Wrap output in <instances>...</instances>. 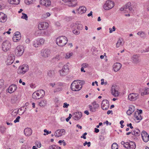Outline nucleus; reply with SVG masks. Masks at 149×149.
<instances>
[{
    "instance_id": "obj_8",
    "label": "nucleus",
    "mask_w": 149,
    "mask_h": 149,
    "mask_svg": "<svg viewBox=\"0 0 149 149\" xmlns=\"http://www.w3.org/2000/svg\"><path fill=\"white\" fill-rule=\"evenodd\" d=\"M139 98V95L138 93H132L128 95V98L131 101H134Z\"/></svg>"
},
{
    "instance_id": "obj_13",
    "label": "nucleus",
    "mask_w": 149,
    "mask_h": 149,
    "mask_svg": "<svg viewBox=\"0 0 149 149\" xmlns=\"http://www.w3.org/2000/svg\"><path fill=\"white\" fill-rule=\"evenodd\" d=\"M48 23L47 22H41L38 25V28L40 30L45 29L48 28Z\"/></svg>"
},
{
    "instance_id": "obj_18",
    "label": "nucleus",
    "mask_w": 149,
    "mask_h": 149,
    "mask_svg": "<svg viewBox=\"0 0 149 149\" xmlns=\"http://www.w3.org/2000/svg\"><path fill=\"white\" fill-rule=\"evenodd\" d=\"M7 15L3 13H0V22H5L7 20Z\"/></svg>"
},
{
    "instance_id": "obj_43",
    "label": "nucleus",
    "mask_w": 149,
    "mask_h": 149,
    "mask_svg": "<svg viewBox=\"0 0 149 149\" xmlns=\"http://www.w3.org/2000/svg\"><path fill=\"white\" fill-rule=\"evenodd\" d=\"M35 145L38 148H40L41 147V143L38 141H36L35 142Z\"/></svg>"
},
{
    "instance_id": "obj_24",
    "label": "nucleus",
    "mask_w": 149,
    "mask_h": 149,
    "mask_svg": "<svg viewBox=\"0 0 149 149\" xmlns=\"http://www.w3.org/2000/svg\"><path fill=\"white\" fill-rule=\"evenodd\" d=\"M78 11V13L79 14H83L85 13L86 11V8L84 6H81L77 10Z\"/></svg>"
},
{
    "instance_id": "obj_33",
    "label": "nucleus",
    "mask_w": 149,
    "mask_h": 149,
    "mask_svg": "<svg viewBox=\"0 0 149 149\" xmlns=\"http://www.w3.org/2000/svg\"><path fill=\"white\" fill-rule=\"evenodd\" d=\"M47 75L50 77H53L55 75L54 71L53 70L49 71L47 72Z\"/></svg>"
},
{
    "instance_id": "obj_25",
    "label": "nucleus",
    "mask_w": 149,
    "mask_h": 149,
    "mask_svg": "<svg viewBox=\"0 0 149 149\" xmlns=\"http://www.w3.org/2000/svg\"><path fill=\"white\" fill-rule=\"evenodd\" d=\"M133 62L134 63L136 64L140 61L138 56L137 55H133L132 57Z\"/></svg>"
},
{
    "instance_id": "obj_54",
    "label": "nucleus",
    "mask_w": 149,
    "mask_h": 149,
    "mask_svg": "<svg viewBox=\"0 0 149 149\" xmlns=\"http://www.w3.org/2000/svg\"><path fill=\"white\" fill-rule=\"evenodd\" d=\"M87 134V133L86 132L84 133L82 136L81 137V138H83L84 139H86V137L85 136Z\"/></svg>"
},
{
    "instance_id": "obj_17",
    "label": "nucleus",
    "mask_w": 149,
    "mask_h": 149,
    "mask_svg": "<svg viewBox=\"0 0 149 149\" xmlns=\"http://www.w3.org/2000/svg\"><path fill=\"white\" fill-rule=\"evenodd\" d=\"M40 3L41 4L47 7H49L51 4V2L49 0H40Z\"/></svg>"
},
{
    "instance_id": "obj_37",
    "label": "nucleus",
    "mask_w": 149,
    "mask_h": 149,
    "mask_svg": "<svg viewBox=\"0 0 149 149\" xmlns=\"http://www.w3.org/2000/svg\"><path fill=\"white\" fill-rule=\"evenodd\" d=\"M40 93V95H41V98L44 96L45 94V92L43 90H40L38 91Z\"/></svg>"
},
{
    "instance_id": "obj_38",
    "label": "nucleus",
    "mask_w": 149,
    "mask_h": 149,
    "mask_svg": "<svg viewBox=\"0 0 149 149\" xmlns=\"http://www.w3.org/2000/svg\"><path fill=\"white\" fill-rule=\"evenodd\" d=\"M63 135V134H62V133H61L60 132H56H56L55 133L54 135L56 137H59V136H61Z\"/></svg>"
},
{
    "instance_id": "obj_12",
    "label": "nucleus",
    "mask_w": 149,
    "mask_h": 149,
    "mask_svg": "<svg viewBox=\"0 0 149 149\" xmlns=\"http://www.w3.org/2000/svg\"><path fill=\"white\" fill-rule=\"evenodd\" d=\"M45 40L43 38H41L39 40H36L34 41L33 44V46L36 47H38V46L43 44Z\"/></svg>"
},
{
    "instance_id": "obj_30",
    "label": "nucleus",
    "mask_w": 149,
    "mask_h": 149,
    "mask_svg": "<svg viewBox=\"0 0 149 149\" xmlns=\"http://www.w3.org/2000/svg\"><path fill=\"white\" fill-rule=\"evenodd\" d=\"M8 2L10 4H18L20 2V0H8Z\"/></svg>"
},
{
    "instance_id": "obj_49",
    "label": "nucleus",
    "mask_w": 149,
    "mask_h": 149,
    "mask_svg": "<svg viewBox=\"0 0 149 149\" xmlns=\"http://www.w3.org/2000/svg\"><path fill=\"white\" fill-rule=\"evenodd\" d=\"M72 32L74 34L76 35H78L80 33L79 31L76 30H73L72 31Z\"/></svg>"
},
{
    "instance_id": "obj_34",
    "label": "nucleus",
    "mask_w": 149,
    "mask_h": 149,
    "mask_svg": "<svg viewBox=\"0 0 149 149\" xmlns=\"http://www.w3.org/2000/svg\"><path fill=\"white\" fill-rule=\"evenodd\" d=\"M47 103V101L45 100H42L39 103V105L40 106H45Z\"/></svg>"
},
{
    "instance_id": "obj_21",
    "label": "nucleus",
    "mask_w": 149,
    "mask_h": 149,
    "mask_svg": "<svg viewBox=\"0 0 149 149\" xmlns=\"http://www.w3.org/2000/svg\"><path fill=\"white\" fill-rule=\"evenodd\" d=\"M89 108L90 110L92 112H95L96 111V109H97L99 107V104H97L93 106L91 105H89Z\"/></svg>"
},
{
    "instance_id": "obj_6",
    "label": "nucleus",
    "mask_w": 149,
    "mask_h": 149,
    "mask_svg": "<svg viewBox=\"0 0 149 149\" xmlns=\"http://www.w3.org/2000/svg\"><path fill=\"white\" fill-rule=\"evenodd\" d=\"M74 81L72 83L70 88L73 91H78L80 90L82 88V86H80L79 84H76Z\"/></svg>"
},
{
    "instance_id": "obj_46",
    "label": "nucleus",
    "mask_w": 149,
    "mask_h": 149,
    "mask_svg": "<svg viewBox=\"0 0 149 149\" xmlns=\"http://www.w3.org/2000/svg\"><path fill=\"white\" fill-rule=\"evenodd\" d=\"M135 118L137 120H141L142 119L141 116L140 114H139V115H138L137 116H136V117Z\"/></svg>"
},
{
    "instance_id": "obj_19",
    "label": "nucleus",
    "mask_w": 149,
    "mask_h": 149,
    "mask_svg": "<svg viewBox=\"0 0 149 149\" xmlns=\"http://www.w3.org/2000/svg\"><path fill=\"white\" fill-rule=\"evenodd\" d=\"M17 86L15 84H13L10 85L8 88V90H10V93H12L14 92L17 89Z\"/></svg>"
},
{
    "instance_id": "obj_4",
    "label": "nucleus",
    "mask_w": 149,
    "mask_h": 149,
    "mask_svg": "<svg viewBox=\"0 0 149 149\" xmlns=\"http://www.w3.org/2000/svg\"><path fill=\"white\" fill-rule=\"evenodd\" d=\"M29 70L28 65H23L22 66H20L17 72L19 74H24Z\"/></svg>"
},
{
    "instance_id": "obj_60",
    "label": "nucleus",
    "mask_w": 149,
    "mask_h": 149,
    "mask_svg": "<svg viewBox=\"0 0 149 149\" xmlns=\"http://www.w3.org/2000/svg\"><path fill=\"white\" fill-rule=\"evenodd\" d=\"M99 139L101 141H103L104 139V137L102 135L100 136H99Z\"/></svg>"
},
{
    "instance_id": "obj_61",
    "label": "nucleus",
    "mask_w": 149,
    "mask_h": 149,
    "mask_svg": "<svg viewBox=\"0 0 149 149\" xmlns=\"http://www.w3.org/2000/svg\"><path fill=\"white\" fill-rule=\"evenodd\" d=\"M63 83L61 82H58L57 83V85L58 86H63Z\"/></svg>"
},
{
    "instance_id": "obj_47",
    "label": "nucleus",
    "mask_w": 149,
    "mask_h": 149,
    "mask_svg": "<svg viewBox=\"0 0 149 149\" xmlns=\"http://www.w3.org/2000/svg\"><path fill=\"white\" fill-rule=\"evenodd\" d=\"M77 28L78 30H81L83 29V26L82 24H80L77 26Z\"/></svg>"
},
{
    "instance_id": "obj_27",
    "label": "nucleus",
    "mask_w": 149,
    "mask_h": 149,
    "mask_svg": "<svg viewBox=\"0 0 149 149\" xmlns=\"http://www.w3.org/2000/svg\"><path fill=\"white\" fill-rule=\"evenodd\" d=\"M40 95L39 93L34 92L32 95V97L33 99H38L41 98V97H39Z\"/></svg>"
},
{
    "instance_id": "obj_3",
    "label": "nucleus",
    "mask_w": 149,
    "mask_h": 149,
    "mask_svg": "<svg viewBox=\"0 0 149 149\" xmlns=\"http://www.w3.org/2000/svg\"><path fill=\"white\" fill-rule=\"evenodd\" d=\"M24 52V49L22 46H17L15 50V55L17 56H20L23 54Z\"/></svg>"
},
{
    "instance_id": "obj_26",
    "label": "nucleus",
    "mask_w": 149,
    "mask_h": 149,
    "mask_svg": "<svg viewBox=\"0 0 149 149\" xmlns=\"http://www.w3.org/2000/svg\"><path fill=\"white\" fill-rule=\"evenodd\" d=\"M132 135L136 136H139L140 134V130L138 129H136L134 130H132Z\"/></svg>"
},
{
    "instance_id": "obj_14",
    "label": "nucleus",
    "mask_w": 149,
    "mask_h": 149,
    "mask_svg": "<svg viewBox=\"0 0 149 149\" xmlns=\"http://www.w3.org/2000/svg\"><path fill=\"white\" fill-rule=\"evenodd\" d=\"M50 53V50L49 49L42 50L41 51V55L43 57H47L49 55Z\"/></svg>"
},
{
    "instance_id": "obj_7",
    "label": "nucleus",
    "mask_w": 149,
    "mask_h": 149,
    "mask_svg": "<svg viewBox=\"0 0 149 149\" xmlns=\"http://www.w3.org/2000/svg\"><path fill=\"white\" fill-rule=\"evenodd\" d=\"M60 75L61 76H65L69 72L68 66L67 65L63 66L62 69L59 71Z\"/></svg>"
},
{
    "instance_id": "obj_53",
    "label": "nucleus",
    "mask_w": 149,
    "mask_h": 149,
    "mask_svg": "<svg viewBox=\"0 0 149 149\" xmlns=\"http://www.w3.org/2000/svg\"><path fill=\"white\" fill-rule=\"evenodd\" d=\"M128 144H129V143H128V142L125 143V144L124 145V147L125 148H127V149H128L129 146V145Z\"/></svg>"
},
{
    "instance_id": "obj_32",
    "label": "nucleus",
    "mask_w": 149,
    "mask_h": 149,
    "mask_svg": "<svg viewBox=\"0 0 149 149\" xmlns=\"http://www.w3.org/2000/svg\"><path fill=\"white\" fill-rule=\"evenodd\" d=\"M74 82H77V84H79L80 86H82L85 83V81L84 80L81 81L79 80H74Z\"/></svg>"
},
{
    "instance_id": "obj_1",
    "label": "nucleus",
    "mask_w": 149,
    "mask_h": 149,
    "mask_svg": "<svg viewBox=\"0 0 149 149\" xmlns=\"http://www.w3.org/2000/svg\"><path fill=\"white\" fill-rule=\"evenodd\" d=\"M68 41V39L66 37L62 36L57 38L56 40V43L59 46L63 47L66 44Z\"/></svg>"
},
{
    "instance_id": "obj_23",
    "label": "nucleus",
    "mask_w": 149,
    "mask_h": 149,
    "mask_svg": "<svg viewBox=\"0 0 149 149\" xmlns=\"http://www.w3.org/2000/svg\"><path fill=\"white\" fill-rule=\"evenodd\" d=\"M134 107L133 106H131L129 107V109L126 112L127 114L129 116L134 111Z\"/></svg>"
},
{
    "instance_id": "obj_55",
    "label": "nucleus",
    "mask_w": 149,
    "mask_h": 149,
    "mask_svg": "<svg viewBox=\"0 0 149 149\" xmlns=\"http://www.w3.org/2000/svg\"><path fill=\"white\" fill-rule=\"evenodd\" d=\"M56 59L57 60H59L60 59V56L57 55L56 56L53 58V59Z\"/></svg>"
},
{
    "instance_id": "obj_16",
    "label": "nucleus",
    "mask_w": 149,
    "mask_h": 149,
    "mask_svg": "<svg viewBox=\"0 0 149 149\" xmlns=\"http://www.w3.org/2000/svg\"><path fill=\"white\" fill-rule=\"evenodd\" d=\"M111 94L114 97H116L118 95L119 93L118 91L116 89L115 86H112L111 89Z\"/></svg>"
},
{
    "instance_id": "obj_63",
    "label": "nucleus",
    "mask_w": 149,
    "mask_h": 149,
    "mask_svg": "<svg viewBox=\"0 0 149 149\" xmlns=\"http://www.w3.org/2000/svg\"><path fill=\"white\" fill-rule=\"evenodd\" d=\"M10 56L9 58H12L15 59V56L13 54H11L10 55Z\"/></svg>"
},
{
    "instance_id": "obj_41",
    "label": "nucleus",
    "mask_w": 149,
    "mask_h": 149,
    "mask_svg": "<svg viewBox=\"0 0 149 149\" xmlns=\"http://www.w3.org/2000/svg\"><path fill=\"white\" fill-rule=\"evenodd\" d=\"M23 15L22 16L21 18L24 19L26 20H27L28 19V16L27 15L24 13H22Z\"/></svg>"
},
{
    "instance_id": "obj_28",
    "label": "nucleus",
    "mask_w": 149,
    "mask_h": 149,
    "mask_svg": "<svg viewBox=\"0 0 149 149\" xmlns=\"http://www.w3.org/2000/svg\"><path fill=\"white\" fill-rule=\"evenodd\" d=\"M128 149H135L136 147V145L134 142L133 141H130Z\"/></svg>"
},
{
    "instance_id": "obj_40",
    "label": "nucleus",
    "mask_w": 149,
    "mask_h": 149,
    "mask_svg": "<svg viewBox=\"0 0 149 149\" xmlns=\"http://www.w3.org/2000/svg\"><path fill=\"white\" fill-rule=\"evenodd\" d=\"M122 42L121 41V40L120 39H119L118 40V42L116 44V47H119L120 45H122Z\"/></svg>"
},
{
    "instance_id": "obj_52",
    "label": "nucleus",
    "mask_w": 149,
    "mask_h": 149,
    "mask_svg": "<svg viewBox=\"0 0 149 149\" xmlns=\"http://www.w3.org/2000/svg\"><path fill=\"white\" fill-rule=\"evenodd\" d=\"M69 106V104H67V103L65 102L63 104V107L65 108H67L68 106Z\"/></svg>"
},
{
    "instance_id": "obj_15",
    "label": "nucleus",
    "mask_w": 149,
    "mask_h": 149,
    "mask_svg": "<svg viewBox=\"0 0 149 149\" xmlns=\"http://www.w3.org/2000/svg\"><path fill=\"white\" fill-rule=\"evenodd\" d=\"M122 67V65L119 63H116L114 64L113 65L114 71L116 72L119 71Z\"/></svg>"
},
{
    "instance_id": "obj_36",
    "label": "nucleus",
    "mask_w": 149,
    "mask_h": 149,
    "mask_svg": "<svg viewBox=\"0 0 149 149\" xmlns=\"http://www.w3.org/2000/svg\"><path fill=\"white\" fill-rule=\"evenodd\" d=\"M118 144L115 143H113L111 146L112 149H118Z\"/></svg>"
},
{
    "instance_id": "obj_48",
    "label": "nucleus",
    "mask_w": 149,
    "mask_h": 149,
    "mask_svg": "<svg viewBox=\"0 0 149 149\" xmlns=\"http://www.w3.org/2000/svg\"><path fill=\"white\" fill-rule=\"evenodd\" d=\"M72 54V53L71 52L70 53L68 54H67L65 58H70V56H71Z\"/></svg>"
},
{
    "instance_id": "obj_62",
    "label": "nucleus",
    "mask_w": 149,
    "mask_h": 149,
    "mask_svg": "<svg viewBox=\"0 0 149 149\" xmlns=\"http://www.w3.org/2000/svg\"><path fill=\"white\" fill-rule=\"evenodd\" d=\"M13 41L14 42H17L18 41L17 40V39L16 38V37L15 36L13 37Z\"/></svg>"
},
{
    "instance_id": "obj_50",
    "label": "nucleus",
    "mask_w": 149,
    "mask_h": 149,
    "mask_svg": "<svg viewBox=\"0 0 149 149\" xmlns=\"http://www.w3.org/2000/svg\"><path fill=\"white\" fill-rule=\"evenodd\" d=\"M20 118V117L19 116H18L16 119L14 120V122L15 123H16L17 122H19V119Z\"/></svg>"
},
{
    "instance_id": "obj_10",
    "label": "nucleus",
    "mask_w": 149,
    "mask_h": 149,
    "mask_svg": "<svg viewBox=\"0 0 149 149\" xmlns=\"http://www.w3.org/2000/svg\"><path fill=\"white\" fill-rule=\"evenodd\" d=\"M66 3V4L69 6L74 7L76 6L77 3V0H62Z\"/></svg>"
},
{
    "instance_id": "obj_20",
    "label": "nucleus",
    "mask_w": 149,
    "mask_h": 149,
    "mask_svg": "<svg viewBox=\"0 0 149 149\" xmlns=\"http://www.w3.org/2000/svg\"><path fill=\"white\" fill-rule=\"evenodd\" d=\"M74 114L75 115L74 116L73 118L75 120H78L79 119H80L82 116V113L81 112H75L74 113Z\"/></svg>"
},
{
    "instance_id": "obj_58",
    "label": "nucleus",
    "mask_w": 149,
    "mask_h": 149,
    "mask_svg": "<svg viewBox=\"0 0 149 149\" xmlns=\"http://www.w3.org/2000/svg\"><path fill=\"white\" fill-rule=\"evenodd\" d=\"M127 127H130L131 129H132L133 128V127L132 126V124L131 123H130V124H127Z\"/></svg>"
},
{
    "instance_id": "obj_59",
    "label": "nucleus",
    "mask_w": 149,
    "mask_h": 149,
    "mask_svg": "<svg viewBox=\"0 0 149 149\" xmlns=\"http://www.w3.org/2000/svg\"><path fill=\"white\" fill-rule=\"evenodd\" d=\"M15 36L16 37V38L17 39V40H18V41L21 38V35H19L17 36Z\"/></svg>"
},
{
    "instance_id": "obj_45",
    "label": "nucleus",
    "mask_w": 149,
    "mask_h": 149,
    "mask_svg": "<svg viewBox=\"0 0 149 149\" xmlns=\"http://www.w3.org/2000/svg\"><path fill=\"white\" fill-rule=\"evenodd\" d=\"M4 81L3 79H0V88H1L4 85Z\"/></svg>"
},
{
    "instance_id": "obj_29",
    "label": "nucleus",
    "mask_w": 149,
    "mask_h": 149,
    "mask_svg": "<svg viewBox=\"0 0 149 149\" xmlns=\"http://www.w3.org/2000/svg\"><path fill=\"white\" fill-rule=\"evenodd\" d=\"M18 98L17 95L13 96L11 99V102L12 104L15 103L18 100Z\"/></svg>"
},
{
    "instance_id": "obj_31",
    "label": "nucleus",
    "mask_w": 149,
    "mask_h": 149,
    "mask_svg": "<svg viewBox=\"0 0 149 149\" xmlns=\"http://www.w3.org/2000/svg\"><path fill=\"white\" fill-rule=\"evenodd\" d=\"M131 3L130 2H128L125 6V9H128L129 10L131 11L132 8L131 7Z\"/></svg>"
},
{
    "instance_id": "obj_42",
    "label": "nucleus",
    "mask_w": 149,
    "mask_h": 149,
    "mask_svg": "<svg viewBox=\"0 0 149 149\" xmlns=\"http://www.w3.org/2000/svg\"><path fill=\"white\" fill-rule=\"evenodd\" d=\"M63 88L62 87H59L55 89L54 92V93L61 91L62 90Z\"/></svg>"
},
{
    "instance_id": "obj_64",
    "label": "nucleus",
    "mask_w": 149,
    "mask_h": 149,
    "mask_svg": "<svg viewBox=\"0 0 149 149\" xmlns=\"http://www.w3.org/2000/svg\"><path fill=\"white\" fill-rule=\"evenodd\" d=\"M139 113H138V111H136L135 112V113H134V117L135 118H136V116H137L138 115H139Z\"/></svg>"
},
{
    "instance_id": "obj_22",
    "label": "nucleus",
    "mask_w": 149,
    "mask_h": 149,
    "mask_svg": "<svg viewBox=\"0 0 149 149\" xmlns=\"http://www.w3.org/2000/svg\"><path fill=\"white\" fill-rule=\"evenodd\" d=\"M24 133L26 136H29L32 134V130L30 128H27L24 130Z\"/></svg>"
},
{
    "instance_id": "obj_5",
    "label": "nucleus",
    "mask_w": 149,
    "mask_h": 149,
    "mask_svg": "<svg viewBox=\"0 0 149 149\" xmlns=\"http://www.w3.org/2000/svg\"><path fill=\"white\" fill-rule=\"evenodd\" d=\"M2 48L4 52H6L9 50L11 47V44L8 41L3 42L2 45Z\"/></svg>"
},
{
    "instance_id": "obj_11",
    "label": "nucleus",
    "mask_w": 149,
    "mask_h": 149,
    "mask_svg": "<svg viewBox=\"0 0 149 149\" xmlns=\"http://www.w3.org/2000/svg\"><path fill=\"white\" fill-rule=\"evenodd\" d=\"M143 140L145 142H147L149 140V135L145 131H143L141 134Z\"/></svg>"
},
{
    "instance_id": "obj_51",
    "label": "nucleus",
    "mask_w": 149,
    "mask_h": 149,
    "mask_svg": "<svg viewBox=\"0 0 149 149\" xmlns=\"http://www.w3.org/2000/svg\"><path fill=\"white\" fill-rule=\"evenodd\" d=\"M49 35V34L47 33V31H45L43 33L42 36H48Z\"/></svg>"
},
{
    "instance_id": "obj_39",
    "label": "nucleus",
    "mask_w": 149,
    "mask_h": 149,
    "mask_svg": "<svg viewBox=\"0 0 149 149\" xmlns=\"http://www.w3.org/2000/svg\"><path fill=\"white\" fill-rule=\"evenodd\" d=\"M15 59L12 58H9L8 61V63L9 64H12L14 62Z\"/></svg>"
},
{
    "instance_id": "obj_35",
    "label": "nucleus",
    "mask_w": 149,
    "mask_h": 149,
    "mask_svg": "<svg viewBox=\"0 0 149 149\" xmlns=\"http://www.w3.org/2000/svg\"><path fill=\"white\" fill-rule=\"evenodd\" d=\"M137 34L142 38H143L146 36V34L145 32L142 31L139 32Z\"/></svg>"
},
{
    "instance_id": "obj_44",
    "label": "nucleus",
    "mask_w": 149,
    "mask_h": 149,
    "mask_svg": "<svg viewBox=\"0 0 149 149\" xmlns=\"http://www.w3.org/2000/svg\"><path fill=\"white\" fill-rule=\"evenodd\" d=\"M60 132L62 134H63V135L64 134V133L65 132V130L63 129H62L61 130H56V132Z\"/></svg>"
},
{
    "instance_id": "obj_56",
    "label": "nucleus",
    "mask_w": 149,
    "mask_h": 149,
    "mask_svg": "<svg viewBox=\"0 0 149 149\" xmlns=\"http://www.w3.org/2000/svg\"><path fill=\"white\" fill-rule=\"evenodd\" d=\"M35 0H27V3H28V4H29L32 3L33 2L35 1Z\"/></svg>"
},
{
    "instance_id": "obj_9",
    "label": "nucleus",
    "mask_w": 149,
    "mask_h": 149,
    "mask_svg": "<svg viewBox=\"0 0 149 149\" xmlns=\"http://www.w3.org/2000/svg\"><path fill=\"white\" fill-rule=\"evenodd\" d=\"M109 102L107 100L105 99L102 101L101 107L103 110H107L109 107Z\"/></svg>"
},
{
    "instance_id": "obj_57",
    "label": "nucleus",
    "mask_w": 149,
    "mask_h": 149,
    "mask_svg": "<svg viewBox=\"0 0 149 149\" xmlns=\"http://www.w3.org/2000/svg\"><path fill=\"white\" fill-rule=\"evenodd\" d=\"M44 132L45 133H46L47 134H50L51 133V131L49 132L46 129H45L44 130Z\"/></svg>"
},
{
    "instance_id": "obj_2",
    "label": "nucleus",
    "mask_w": 149,
    "mask_h": 149,
    "mask_svg": "<svg viewBox=\"0 0 149 149\" xmlns=\"http://www.w3.org/2000/svg\"><path fill=\"white\" fill-rule=\"evenodd\" d=\"M114 2L110 0H107L103 6V8L105 10H109L112 8L114 6Z\"/></svg>"
}]
</instances>
